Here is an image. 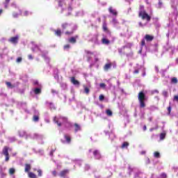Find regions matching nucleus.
I'll return each instance as SVG.
<instances>
[{
	"label": "nucleus",
	"instance_id": "nucleus-1",
	"mask_svg": "<svg viewBox=\"0 0 178 178\" xmlns=\"http://www.w3.org/2000/svg\"><path fill=\"white\" fill-rule=\"evenodd\" d=\"M138 99L139 101L140 108H145V101H147V97H145V93H144V91H140L138 92Z\"/></svg>",
	"mask_w": 178,
	"mask_h": 178
},
{
	"label": "nucleus",
	"instance_id": "nucleus-2",
	"mask_svg": "<svg viewBox=\"0 0 178 178\" xmlns=\"http://www.w3.org/2000/svg\"><path fill=\"white\" fill-rule=\"evenodd\" d=\"M139 17H142L143 20L151 21V17L145 12V10H140L138 14Z\"/></svg>",
	"mask_w": 178,
	"mask_h": 178
},
{
	"label": "nucleus",
	"instance_id": "nucleus-3",
	"mask_svg": "<svg viewBox=\"0 0 178 178\" xmlns=\"http://www.w3.org/2000/svg\"><path fill=\"white\" fill-rule=\"evenodd\" d=\"M2 154L3 155H5L6 159L5 161L6 162H9L10 156H9V147L8 146H4L2 150Z\"/></svg>",
	"mask_w": 178,
	"mask_h": 178
},
{
	"label": "nucleus",
	"instance_id": "nucleus-4",
	"mask_svg": "<svg viewBox=\"0 0 178 178\" xmlns=\"http://www.w3.org/2000/svg\"><path fill=\"white\" fill-rule=\"evenodd\" d=\"M8 42H10L11 44H14L15 45H16V44H17V42H19V35L11 37L8 40Z\"/></svg>",
	"mask_w": 178,
	"mask_h": 178
},
{
	"label": "nucleus",
	"instance_id": "nucleus-5",
	"mask_svg": "<svg viewBox=\"0 0 178 178\" xmlns=\"http://www.w3.org/2000/svg\"><path fill=\"white\" fill-rule=\"evenodd\" d=\"M77 38H79V35H75L74 37H71L68 39V42L70 44H76L77 42Z\"/></svg>",
	"mask_w": 178,
	"mask_h": 178
},
{
	"label": "nucleus",
	"instance_id": "nucleus-6",
	"mask_svg": "<svg viewBox=\"0 0 178 178\" xmlns=\"http://www.w3.org/2000/svg\"><path fill=\"white\" fill-rule=\"evenodd\" d=\"M69 173V170H63L60 172L59 176L60 177H65Z\"/></svg>",
	"mask_w": 178,
	"mask_h": 178
},
{
	"label": "nucleus",
	"instance_id": "nucleus-7",
	"mask_svg": "<svg viewBox=\"0 0 178 178\" xmlns=\"http://www.w3.org/2000/svg\"><path fill=\"white\" fill-rule=\"evenodd\" d=\"M30 170H31V164L26 163L25 164L24 172L26 173H30Z\"/></svg>",
	"mask_w": 178,
	"mask_h": 178
},
{
	"label": "nucleus",
	"instance_id": "nucleus-8",
	"mask_svg": "<svg viewBox=\"0 0 178 178\" xmlns=\"http://www.w3.org/2000/svg\"><path fill=\"white\" fill-rule=\"evenodd\" d=\"M108 12L113 16H118V11H116V10L113 9L112 7H109Z\"/></svg>",
	"mask_w": 178,
	"mask_h": 178
},
{
	"label": "nucleus",
	"instance_id": "nucleus-9",
	"mask_svg": "<svg viewBox=\"0 0 178 178\" xmlns=\"http://www.w3.org/2000/svg\"><path fill=\"white\" fill-rule=\"evenodd\" d=\"M71 83L74 84V86H80V82L76 80V78H74V76L71 77Z\"/></svg>",
	"mask_w": 178,
	"mask_h": 178
},
{
	"label": "nucleus",
	"instance_id": "nucleus-10",
	"mask_svg": "<svg viewBox=\"0 0 178 178\" xmlns=\"http://www.w3.org/2000/svg\"><path fill=\"white\" fill-rule=\"evenodd\" d=\"M145 40H146V41L147 42H151L154 40V36L147 34L145 35Z\"/></svg>",
	"mask_w": 178,
	"mask_h": 178
},
{
	"label": "nucleus",
	"instance_id": "nucleus-11",
	"mask_svg": "<svg viewBox=\"0 0 178 178\" xmlns=\"http://www.w3.org/2000/svg\"><path fill=\"white\" fill-rule=\"evenodd\" d=\"M111 67H112V63H106L104 67V70L105 72H108V70H109V69H111Z\"/></svg>",
	"mask_w": 178,
	"mask_h": 178
},
{
	"label": "nucleus",
	"instance_id": "nucleus-12",
	"mask_svg": "<svg viewBox=\"0 0 178 178\" xmlns=\"http://www.w3.org/2000/svg\"><path fill=\"white\" fill-rule=\"evenodd\" d=\"M61 27L63 29V30H69V27H70V24H67V23H63L61 25Z\"/></svg>",
	"mask_w": 178,
	"mask_h": 178
},
{
	"label": "nucleus",
	"instance_id": "nucleus-13",
	"mask_svg": "<svg viewBox=\"0 0 178 178\" xmlns=\"http://www.w3.org/2000/svg\"><path fill=\"white\" fill-rule=\"evenodd\" d=\"M102 29H103V31H105L106 33H111V31H109V29H108V26L106 25V22H104V23H103Z\"/></svg>",
	"mask_w": 178,
	"mask_h": 178
},
{
	"label": "nucleus",
	"instance_id": "nucleus-14",
	"mask_svg": "<svg viewBox=\"0 0 178 178\" xmlns=\"http://www.w3.org/2000/svg\"><path fill=\"white\" fill-rule=\"evenodd\" d=\"M94 156H96L97 159H101V154H99V152L98 150H95L93 152Z\"/></svg>",
	"mask_w": 178,
	"mask_h": 178
},
{
	"label": "nucleus",
	"instance_id": "nucleus-15",
	"mask_svg": "<svg viewBox=\"0 0 178 178\" xmlns=\"http://www.w3.org/2000/svg\"><path fill=\"white\" fill-rule=\"evenodd\" d=\"M74 128H75V132L77 133V131H80V130H81V127H80V125L77 123H75L74 124Z\"/></svg>",
	"mask_w": 178,
	"mask_h": 178
},
{
	"label": "nucleus",
	"instance_id": "nucleus-16",
	"mask_svg": "<svg viewBox=\"0 0 178 178\" xmlns=\"http://www.w3.org/2000/svg\"><path fill=\"white\" fill-rule=\"evenodd\" d=\"M64 138L66 140V142L68 144H70V142L72 141V138H70V136H69V135H64Z\"/></svg>",
	"mask_w": 178,
	"mask_h": 178
},
{
	"label": "nucleus",
	"instance_id": "nucleus-17",
	"mask_svg": "<svg viewBox=\"0 0 178 178\" xmlns=\"http://www.w3.org/2000/svg\"><path fill=\"white\" fill-rule=\"evenodd\" d=\"M102 44H104L106 45H108V44H111V41H109V40H108L106 38H103L102 40Z\"/></svg>",
	"mask_w": 178,
	"mask_h": 178
},
{
	"label": "nucleus",
	"instance_id": "nucleus-18",
	"mask_svg": "<svg viewBox=\"0 0 178 178\" xmlns=\"http://www.w3.org/2000/svg\"><path fill=\"white\" fill-rule=\"evenodd\" d=\"M55 35H57L58 37H60L62 35V31H60V29L56 30Z\"/></svg>",
	"mask_w": 178,
	"mask_h": 178
},
{
	"label": "nucleus",
	"instance_id": "nucleus-19",
	"mask_svg": "<svg viewBox=\"0 0 178 178\" xmlns=\"http://www.w3.org/2000/svg\"><path fill=\"white\" fill-rule=\"evenodd\" d=\"M166 137V132H163L161 134H160V140H165Z\"/></svg>",
	"mask_w": 178,
	"mask_h": 178
},
{
	"label": "nucleus",
	"instance_id": "nucleus-20",
	"mask_svg": "<svg viewBox=\"0 0 178 178\" xmlns=\"http://www.w3.org/2000/svg\"><path fill=\"white\" fill-rule=\"evenodd\" d=\"M34 92L36 95H38V94H41V88H35Z\"/></svg>",
	"mask_w": 178,
	"mask_h": 178
},
{
	"label": "nucleus",
	"instance_id": "nucleus-21",
	"mask_svg": "<svg viewBox=\"0 0 178 178\" xmlns=\"http://www.w3.org/2000/svg\"><path fill=\"white\" fill-rule=\"evenodd\" d=\"M28 176L29 178H37V175L33 172H29Z\"/></svg>",
	"mask_w": 178,
	"mask_h": 178
},
{
	"label": "nucleus",
	"instance_id": "nucleus-22",
	"mask_svg": "<svg viewBox=\"0 0 178 178\" xmlns=\"http://www.w3.org/2000/svg\"><path fill=\"white\" fill-rule=\"evenodd\" d=\"M54 122L58 126V127H60V126H62V123L59 122V121L56 120V117H54Z\"/></svg>",
	"mask_w": 178,
	"mask_h": 178
},
{
	"label": "nucleus",
	"instance_id": "nucleus-23",
	"mask_svg": "<svg viewBox=\"0 0 178 178\" xmlns=\"http://www.w3.org/2000/svg\"><path fill=\"white\" fill-rule=\"evenodd\" d=\"M6 84L8 88H15V85H12L10 82H6Z\"/></svg>",
	"mask_w": 178,
	"mask_h": 178
},
{
	"label": "nucleus",
	"instance_id": "nucleus-24",
	"mask_svg": "<svg viewBox=\"0 0 178 178\" xmlns=\"http://www.w3.org/2000/svg\"><path fill=\"white\" fill-rule=\"evenodd\" d=\"M129 145V143L128 142H124L121 146V148H127V147Z\"/></svg>",
	"mask_w": 178,
	"mask_h": 178
},
{
	"label": "nucleus",
	"instance_id": "nucleus-25",
	"mask_svg": "<svg viewBox=\"0 0 178 178\" xmlns=\"http://www.w3.org/2000/svg\"><path fill=\"white\" fill-rule=\"evenodd\" d=\"M177 82H178L177 78L173 77L171 79V83H172V84H177Z\"/></svg>",
	"mask_w": 178,
	"mask_h": 178
},
{
	"label": "nucleus",
	"instance_id": "nucleus-26",
	"mask_svg": "<svg viewBox=\"0 0 178 178\" xmlns=\"http://www.w3.org/2000/svg\"><path fill=\"white\" fill-rule=\"evenodd\" d=\"M162 95H163V97H165V98H168V97H169V93L168 92V91L163 90L162 92Z\"/></svg>",
	"mask_w": 178,
	"mask_h": 178
},
{
	"label": "nucleus",
	"instance_id": "nucleus-27",
	"mask_svg": "<svg viewBox=\"0 0 178 178\" xmlns=\"http://www.w3.org/2000/svg\"><path fill=\"white\" fill-rule=\"evenodd\" d=\"M73 33H74V29H72L71 31H66V32L65 33V34L66 35H72V34H73Z\"/></svg>",
	"mask_w": 178,
	"mask_h": 178
},
{
	"label": "nucleus",
	"instance_id": "nucleus-28",
	"mask_svg": "<svg viewBox=\"0 0 178 178\" xmlns=\"http://www.w3.org/2000/svg\"><path fill=\"white\" fill-rule=\"evenodd\" d=\"M33 122H38V120H40V117L38 115H33Z\"/></svg>",
	"mask_w": 178,
	"mask_h": 178
},
{
	"label": "nucleus",
	"instance_id": "nucleus-29",
	"mask_svg": "<svg viewBox=\"0 0 178 178\" xmlns=\"http://www.w3.org/2000/svg\"><path fill=\"white\" fill-rule=\"evenodd\" d=\"M106 113L107 116H112V115H113L112 111H111L109 109L106 111Z\"/></svg>",
	"mask_w": 178,
	"mask_h": 178
},
{
	"label": "nucleus",
	"instance_id": "nucleus-30",
	"mask_svg": "<svg viewBox=\"0 0 178 178\" xmlns=\"http://www.w3.org/2000/svg\"><path fill=\"white\" fill-rule=\"evenodd\" d=\"M154 158H161V154H159V152H155L154 153Z\"/></svg>",
	"mask_w": 178,
	"mask_h": 178
},
{
	"label": "nucleus",
	"instance_id": "nucleus-31",
	"mask_svg": "<svg viewBox=\"0 0 178 178\" xmlns=\"http://www.w3.org/2000/svg\"><path fill=\"white\" fill-rule=\"evenodd\" d=\"M15 168H10L9 169V175H15Z\"/></svg>",
	"mask_w": 178,
	"mask_h": 178
},
{
	"label": "nucleus",
	"instance_id": "nucleus-32",
	"mask_svg": "<svg viewBox=\"0 0 178 178\" xmlns=\"http://www.w3.org/2000/svg\"><path fill=\"white\" fill-rule=\"evenodd\" d=\"M38 176L39 177H41V176H42V170L41 169L38 170Z\"/></svg>",
	"mask_w": 178,
	"mask_h": 178
},
{
	"label": "nucleus",
	"instance_id": "nucleus-33",
	"mask_svg": "<svg viewBox=\"0 0 178 178\" xmlns=\"http://www.w3.org/2000/svg\"><path fill=\"white\" fill-rule=\"evenodd\" d=\"M99 87H100V88H106V84H105L104 83H101L99 84Z\"/></svg>",
	"mask_w": 178,
	"mask_h": 178
},
{
	"label": "nucleus",
	"instance_id": "nucleus-34",
	"mask_svg": "<svg viewBox=\"0 0 178 178\" xmlns=\"http://www.w3.org/2000/svg\"><path fill=\"white\" fill-rule=\"evenodd\" d=\"M99 101H104L105 99V96L104 95H100L99 97Z\"/></svg>",
	"mask_w": 178,
	"mask_h": 178
},
{
	"label": "nucleus",
	"instance_id": "nucleus-35",
	"mask_svg": "<svg viewBox=\"0 0 178 178\" xmlns=\"http://www.w3.org/2000/svg\"><path fill=\"white\" fill-rule=\"evenodd\" d=\"M84 91L86 94H90V89L87 88L86 86L84 88Z\"/></svg>",
	"mask_w": 178,
	"mask_h": 178
},
{
	"label": "nucleus",
	"instance_id": "nucleus-36",
	"mask_svg": "<svg viewBox=\"0 0 178 178\" xmlns=\"http://www.w3.org/2000/svg\"><path fill=\"white\" fill-rule=\"evenodd\" d=\"M141 47H145V40L143 39L140 42Z\"/></svg>",
	"mask_w": 178,
	"mask_h": 178
},
{
	"label": "nucleus",
	"instance_id": "nucleus-37",
	"mask_svg": "<svg viewBox=\"0 0 178 178\" xmlns=\"http://www.w3.org/2000/svg\"><path fill=\"white\" fill-rule=\"evenodd\" d=\"M161 176L162 178H168V175H166V173H165V172H163L161 175Z\"/></svg>",
	"mask_w": 178,
	"mask_h": 178
},
{
	"label": "nucleus",
	"instance_id": "nucleus-38",
	"mask_svg": "<svg viewBox=\"0 0 178 178\" xmlns=\"http://www.w3.org/2000/svg\"><path fill=\"white\" fill-rule=\"evenodd\" d=\"M85 52H86V54H87V55H93L94 54V53H92L88 50H86Z\"/></svg>",
	"mask_w": 178,
	"mask_h": 178
},
{
	"label": "nucleus",
	"instance_id": "nucleus-39",
	"mask_svg": "<svg viewBox=\"0 0 178 178\" xmlns=\"http://www.w3.org/2000/svg\"><path fill=\"white\" fill-rule=\"evenodd\" d=\"M22 57H18V58H17L16 62H17V63H20V62H22Z\"/></svg>",
	"mask_w": 178,
	"mask_h": 178
},
{
	"label": "nucleus",
	"instance_id": "nucleus-40",
	"mask_svg": "<svg viewBox=\"0 0 178 178\" xmlns=\"http://www.w3.org/2000/svg\"><path fill=\"white\" fill-rule=\"evenodd\" d=\"M52 175L54 177H56L58 173L56 172V170H54L52 171Z\"/></svg>",
	"mask_w": 178,
	"mask_h": 178
},
{
	"label": "nucleus",
	"instance_id": "nucleus-41",
	"mask_svg": "<svg viewBox=\"0 0 178 178\" xmlns=\"http://www.w3.org/2000/svg\"><path fill=\"white\" fill-rule=\"evenodd\" d=\"M168 115H170V112H172V106H171L168 107Z\"/></svg>",
	"mask_w": 178,
	"mask_h": 178
},
{
	"label": "nucleus",
	"instance_id": "nucleus-42",
	"mask_svg": "<svg viewBox=\"0 0 178 178\" xmlns=\"http://www.w3.org/2000/svg\"><path fill=\"white\" fill-rule=\"evenodd\" d=\"M60 119H61V120H63L64 122H67V118L66 117H60Z\"/></svg>",
	"mask_w": 178,
	"mask_h": 178
},
{
	"label": "nucleus",
	"instance_id": "nucleus-43",
	"mask_svg": "<svg viewBox=\"0 0 178 178\" xmlns=\"http://www.w3.org/2000/svg\"><path fill=\"white\" fill-rule=\"evenodd\" d=\"M70 48V44L64 45V49H69Z\"/></svg>",
	"mask_w": 178,
	"mask_h": 178
},
{
	"label": "nucleus",
	"instance_id": "nucleus-44",
	"mask_svg": "<svg viewBox=\"0 0 178 178\" xmlns=\"http://www.w3.org/2000/svg\"><path fill=\"white\" fill-rule=\"evenodd\" d=\"M9 2H10V0H6L5 1V5H6V8H8V3H9Z\"/></svg>",
	"mask_w": 178,
	"mask_h": 178
},
{
	"label": "nucleus",
	"instance_id": "nucleus-45",
	"mask_svg": "<svg viewBox=\"0 0 178 178\" xmlns=\"http://www.w3.org/2000/svg\"><path fill=\"white\" fill-rule=\"evenodd\" d=\"M152 93H153V94H155V93H156V94H159V91L158 90H154L152 91Z\"/></svg>",
	"mask_w": 178,
	"mask_h": 178
},
{
	"label": "nucleus",
	"instance_id": "nucleus-46",
	"mask_svg": "<svg viewBox=\"0 0 178 178\" xmlns=\"http://www.w3.org/2000/svg\"><path fill=\"white\" fill-rule=\"evenodd\" d=\"M24 16H29V11H24Z\"/></svg>",
	"mask_w": 178,
	"mask_h": 178
},
{
	"label": "nucleus",
	"instance_id": "nucleus-47",
	"mask_svg": "<svg viewBox=\"0 0 178 178\" xmlns=\"http://www.w3.org/2000/svg\"><path fill=\"white\" fill-rule=\"evenodd\" d=\"M28 58H29V59H30V60H33V55H31V54H29V55L28 56Z\"/></svg>",
	"mask_w": 178,
	"mask_h": 178
},
{
	"label": "nucleus",
	"instance_id": "nucleus-48",
	"mask_svg": "<svg viewBox=\"0 0 178 178\" xmlns=\"http://www.w3.org/2000/svg\"><path fill=\"white\" fill-rule=\"evenodd\" d=\"M139 72L140 71H138V70H135L134 73V74H138Z\"/></svg>",
	"mask_w": 178,
	"mask_h": 178
},
{
	"label": "nucleus",
	"instance_id": "nucleus-49",
	"mask_svg": "<svg viewBox=\"0 0 178 178\" xmlns=\"http://www.w3.org/2000/svg\"><path fill=\"white\" fill-rule=\"evenodd\" d=\"M147 130V125H144L143 127V131H145Z\"/></svg>",
	"mask_w": 178,
	"mask_h": 178
},
{
	"label": "nucleus",
	"instance_id": "nucleus-50",
	"mask_svg": "<svg viewBox=\"0 0 178 178\" xmlns=\"http://www.w3.org/2000/svg\"><path fill=\"white\" fill-rule=\"evenodd\" d=\"M159 8H161V6H162V2L159 1Z\"/></svg>",
	"mask_w": 178,
	"mask_h": 178
},
{
	"label": "nucleus",
	"instance_id": "nucleus-51",
	"mask_svg": "<svg viewBox=\"0 0 178 178\" xmlns=\"http://www.w3.org/2000/svg\"><path fill=\"white\" fill-rule=\"evenodd\" d=\"M95 62H98V60H99V59H98V58L96 57V58H95Z\"/></svg>",
	"mask_w": 178,
	"mask_h": 178
},
{
	"label": "nucleus",
	"instance_id": "nucleus-52",
	"mask_svg": "<svg viewBox=\"0 0 178 178\" xmlns=\"http://www.w3.org/2000/svg\"><path fill=\"white\" fill-rule=\"evenodd\" d=\"M34 85H35V86L38 85V81H35V82H34Z\"/></svg>",
	"mask_w": 178,
	"mask_h": 178
},
{
	"label": "nucleus",
	"instance_id": "nucleus-53",
	"mask_svg": "<svg viewBox=\"0 0 178 178\" xmlns=\"http://www.w3.org/2000/svg\"><path fill=\"white\" fill-rule=\"evenodd\" d=\"M2 12H3V9H0V15L2 14Z\"/></svg>",
	"mask_w": 178,
	"mask_h": 178
},
{
	"label": "nucleus",
	"instance_id": "nucleus-54",
	"mask_svg": "<svg viewBox=\"0 0 178 178\" xmlns=\"http://www.w3.org/2000/svg\"><path fill=\"white\" fill-rule=\"evenodd\" d=\"M149 130H150V131H154V130H155V129L154 128H151Z\"/></svg>",
	"mask_w": 178,
	"mask_h": 178
},
{
	"label": "nucleus",
	"instance_id": "nucleus-55",
	"mask_svg": "<svg viewBox=\"0 0 178 178\" xmlns=\"http://www.w3.org/2000/svg\"><path fill=\"white\" fill-rule=\"evenodd\" d=\"M51 92L54 94V93L56 92V90H51Z\"/></svg>",
	"mask_w": 178,
	"mask_h": 178
},
{
	"label": "nucleus",
	"instance_id": "nucleus-56",
	"mask_svg": "<svg viewBox=\"0 0 178 178\" xmlns=\"http://www.w3.org/2000/svg\"><path fill=\"white\" fill-rule=\"evenodd\" d=\"M139 26H140L142 27V26H143V23L139 22Z\"/></svg>",
	"mask_w": 178,
	"mask_h": 178
},
{
	"label": "nucleus",
	"instance_id": "nucleus-57",
	"mask_svg": "<svg viewBox=\"0 0 178 178\" xmlns=\"http://www.w3.org/2000/svg\"><path fill=\"white\" fill-rule=\"evenodd\" d=\"M91 60V57H88V60Z\"/></svg>",
	"mask_w": 178,
	"mask_h": 178
},
{
	"label": "nucleus",
	"instance_id": "nucleus-58",
	"mask_svg": "<svg viewBox=\"0 0 178 178\" xmlns=\"http://www.w3.org/2000/svg\"><path fill=\"white\" fill-rule=\"evenodd\" d=\"M87 169H90V165H86Z\"/></svg>",
	"mask_w": 178,
	"mask_h": 178
},
{
	"label": "nucleus",
	"instance_id": "nucleus-59",
	"mask_svg": "<svg viewBox=\"0 0 178 178\" xmlns=\"http://www.w3.org/2000/svg\"><path fill=\"white\" fill-rule=\"evenodd\" d=\"M14 17H17V14H15Z\"/></svg>",
	"mask_w": 178,
	"mask_h": 178
},
{
	"label": "nucleus",
	"instance_id": "nucleus-60",
	"mask_svg": "<svg viewBox=\"0 0 178 178\" xmlns=\"http://www.w3.org/2000/svg\"><path fill=\"white\" fill-rule=\"evenodd\" d=\"M145 154V152H142V154Z\"/></svg>",
	"mask_w": 178,
	"mask_h": 178
},
{
	"label": "nucleus",
	"instance_id": "nucleus-61",
	"mask_svg": "<svg viewBox=\"0 0 178 178\" xmlns=\"http://www.w3.org/2000/svg\"><path fill=\"white\" fill-rule=\"evenodd\" d=\"M49 105H54V104H52V103H49Z\"/></svg>",
	"mask_w": 178,
	"mask_h": 178
},
{
	"label": "nucleus",
	"instance_id": "nucleus-62",
	"mask_svg": "<svg viewBox=\"0 0 178 178\" xmlns=\"http://www.w3.org/2000/svg\"><path fill=\"white\" fill-rule=\"evenodd\" d=\"M176 62H178V58H176Z\"/></svg>",
	"mask_w": 178,
	"mask_h": 178
}]
</instances>
